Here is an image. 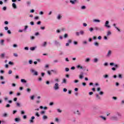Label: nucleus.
<instances>
[{"label":"nucleus","mask_w":124,"mask_h":124,"mask_svg":"<svg viewBox=\"0 0 124 124\" xmlns=\"http://www.w3.org/2000/svg\"><path fill=\"white\" fill-rule=\"evenodd\" d=\"M54 89L55 90V91H57V90H59V89H60V87H59V83H56L55 84Z\"/></svg>","instance_id":"nucleus-1"},{"label":"nucleus","mask_w":124,"mask_h":124,"mask_svg":"<svg viewBox=\"0 0 124 124\" xmlns=\"http://www.w3.org/2000/svg\"><path fill=\"white\" fill-rule=\"evenodd\" d=\"M31 72L32 73H34L33 75H35V76H37V75H38V72L35 71L34 69H31Z\"/></svg>","instance_id":"nucleus-2"},{"label":"nucleus","mask_w":124,"mask_h":124,"mask_svg":"<svg viewBox=\"0 0 124 124\" xmlns=\"http://www.w3.org/2000/svg\"><path fill=\"white\" fill-rule=\"evenodd\" d=\"M110 119L112 120V121H118V117L116 116H113L110 118Z\"/></svg>","instance_id":"nucleus-3"},{"label":"nucleus","mask_w":124,"mask_h":124,"mask_svg":"<svg viewBox=\"0 0 124 124\" xmlns=\"http://www.w3.org/2000/svg\"><path fill=\"white\" fill-rule=\"evenodd\" d=\"M95 31H103V28H99L97 27H95L94 28Z\"/></svg>","instance_id":"nucleus-4"},{"label":"nucleus","mask_w":124,"mask_h":124,"mask_svg":"<svg viewBox=\"0 0 124 124\" xmlns=\"http://www.w3.org/2000/svg\"><path fill=\"white\" fill-rule=\"evenodd\" d=\"M108 24H109V21H106L105 25V27H106V28H110V26L108 25Z\"/></svg>","instance_id":"nucleus-5"},{"label":"nucleus","mask_w":124,"mask_h":124,"mask_svg":"<svg viewBox=\"0 0 124 124\" xmlns=\"http://www.w3.org/2000/svg\"><path fill=\"white\" fill-rule=\"evenodd\" d=\"M95 95H96V99L98 100H100V99H101V97H100V96H99L98 94L96 93Z\"/></svg>","instance_id":"nucleus-6"},{"label":"nucleus","mask_w":124,"mask_h":124,"mask_svg":"<svg viewBox=\"0 0 124 124\" xmlns=\"http://www.w3.org/2000/svg\"><path fill=\"white\" fill-rule=\"evenodd\" d=\"M111 54H112V51L111 50H108V54L107 55V57H110Z\"/></svg>","instance_id":"nucleus-7"},{"label":"nucleus","mask_w":124,"mask_h":124,"mask_svg":"<svg viewBox=\"0 0 124 124\" xmlns=\"http://www.w3.org/2000/svg\"><path fill=\"white\" fill-rule=\"evenodd\" d=\"M77 0H70V2H71V3H72V4H75V2H76Z\"/></svg>","instance_id":"nucleus-8"},{"label":"nucleus","mask_w":124,"mask_h":124,"mask_svg":"<svg viewBox=\"0 0 124 124\" xmlns=\"http://www.w3.org/2000/svg\"><path fill=\"white\" fill-rule=\"evenodd\" d=\"M12 6L14 8H15V9H16V8H17V6H16V4L15 3H13L12 4Z\"/></svg>","instance_id":"nucleus-9"},{"label":"nucleus","mask_w":124,"mask_h":124,"mask_svg":"<svg viewBox=\"0 0 124 124\" xmlns=\"http://www.w3.org/2000/svg\"><path fill=\"white\" fill-rule=\"evenodd\" d=\"M83 74H84L83 73H81L80 75L79 76V79H83Z\"/></svg>","instance_id":"nucleus-10"},{"label":"nucleus","mask_w":124,"mask_h":124,"mask_svg":"<svg viewBox=\"0 0 124 124\" xmlns=\"http://www.w3.org/2000/svg\"><path fill=\"white\" fill-rule=\"evenodd\" d=\"M48 119V116L46 115H44L43 116V120H47Z\"/></svg>","instance_id":"nucleus-11"},{"label":"nucleus","mask_w":124,"mask_h":124,"mask_svg":"<svg viewBox=\"0 0 124 124\" xmlns=\"http://www.w3.org/2000/svg\"><path fill=\"white\" fill-rule=\"evenodd\" d=\"M21 83H27V80H26L25 79H21Z\"/></svg>","instance_id":"nucleus-12"},{"label":"nucleus","mask_w":124,"mask_h":124,"mask_svg":"<svg viewBox=\"0 0 124 124\" xmlns=\"http://www.w3.org/2000/svg\"><path fill=\"white\" fill-rule=\"evenodd\" d=\"M79 33L81 35H83L85 33V32L83 31H80Z\"/></svg>","instance_id":"nucleus-13"},{"label":"nucleus","mask_w":124,"mask_h":124,"mask_svg":"<svg viewBox=\"0 0 124 124\" xmlns=\"http://www.w3.org/2000/svg\"><path fill=\"white\" fill-rule=\"evenodd\" d=\"M62 83L64 84H66V79L63 78Z\"/></svg>","instance_id":"nucleus-14"},{"label":"nucleus","mask_w":124,"mask_h":124,"mask_svg":"<svg viewBox=\"0 0 124 124\" xmlns=\"http://www.w3.org/2000/svg\"><path fill=\"white\" fill-rule=\"evenodd\" d=\"M30 50L31 51H34V50H35V47H30Z\"/></svg>","instance_id":"nucleus-15"},{"label":"nucleus","mask_w":124,"mask_h":124,"mask_svg":"<svg viewBox=\"0 0 124 124\" xmlns=\"http://www.w3.org/2000/svg\"><path fill=\"white\" fill-rule=\"evenodd\" d=\"M99 94H100V95H103V94H104V93L102 91H101L99 92Z\"/></svg>","instance_id":"nucleus-16"},{"label":"nucleus","mask_w":124,"mask_h":124,"mask_svg":"<svg viewBox=\"0 0 124 124\" xmlns=\"http://www.w3.org/2000/svg\"><path fill=\"white\" fill-rule=\"evenodd\" d=\"M93 22H96L97 23H99L100 22V20H99L98 19H94Z\"/></svg>","instance_id":"nucleus-17"},{"label":"nucleus","mask_w":124,"mask_h":124,"mask_svg":"<svg viewBox=\"0 0 124 124\" xmlns=\"http://www.w3.org/2000/svg\"><path fill=\"white\" fill-rule=\"evenodd\" d=\"M77 68H80V69H83V67L78 65L77 66Z\"/></svg>","instance_id":"nucleus-18"},{"label":"nucleus","mask_w":124,"mask_h":124,"mask_svg":"<svg viewBox=\"0 0 124 124\" xmlns=\"http://www.w3.org/2000/svg\"><path fill=\"white\" fill-rule=\"evenodd\" d=\"M15 122H19L20 121V119L16 118L15 119Z\"/></svg>","instance_id":"nucleus-19"},{"label":"nucleus","mask_w":124,"mask_h":124,"mask_svg":"<svg viewBox=\"0 0 124 124\" xmlns=\"http://www.w3.org/2000/svg\"><path fill=\"white\" fill-rule=\"evenodd\" d=\"M100 117L103 119V120H104V121H106V118L105 117L100 116Z\"/></svg>","instance_id":"nucleus-20"},{"label":"nucleus","mask_w":124,"mask_h":124,"mask_svg":"<svg viewBox=\"0 0 124 124\" xmlns=\"http://www.w3.org/2000/svg\"><path fill=\"white\" fill-rule=\"evenodd\" d=\"M3 117H4L5 118H6L7 117V113H5L3 114Z\"/></svg>","instance_id":"nucleus-21"},{"label":"nucleus","mask_w":124,"mask_h":124,"mask_svg":"<svg viewBox=\"0 0 124 124\" xmlns=\"http://www.w3.org/2000/svg\"><path fill=\"white\" fill-rule=\"evenodd\" d=\"M98 62V59H97V58H95L94 59V62Z\"/></svg>","instance_id":"nucleus-22"},{"label":"nucleus","mask_w":124,"mask_h":124,"mask_svg":"<svg viewBox=\"0 0 124 124\" xmlns=\"http://www.w3.org/2000/svg\"><path fill=\"white\" fill-rule=\"evenodd\" d=\"M31 89L30 88H28L27 89V91L28 92V93H31Z\"/></svg>","instance_id":"nucleus-23"},{"label":"nucleus","mask_w":124,"mask_h":124,"mask_svg":"<svg viewBox=\"0 0 124 124\" xmlns=\"http://www.w3.org/2000/svg\"><path fill=\"white\" fill-rule=\"evenodd\" d=\"M76 114H77V115H81V113L79 112V110H77L76 112Z\"/></svg>","instance_id":"nucleus-24"},{"label":"nucleus","mask_w":124,"mask_h":124,"mask_svg":"<svg viewBox=\"0 0 124 124\" xmlns=\"http://www.w3.org/2000/svg\"><path fill=\"white\" fill-rule=\"evenodd\" d=\"M94 44L95 46H98L99 45V44H98V43H97V42H95L94 43Z\"/></svg>","instance_id":"nucleus-25"},{"label":"nucleus","mask_w":124,"mask_h":124,"mask_svg":"<svg viewBox=\"0 0 124 124\" xmlns=\"http://www.w3.org/2000/svg\"><path fill=\"white\" fill-rule=\"evenodd\" d=\"M9 64H11V65H13V64H14V63L13 62H12L11 61H10L9 62Z\"/></svg>","instance_id":"nucleus-26"},{"label":"nucleus","mask_w":124,"mask_h":124,"mask_svg":"<svg viewBox=\"0 0 124 124\" xmlns=\"http://www.w3.org/2000/svg\"><path fill=\"white\" fill-rule=\"evenodd\" d=\"M31 1H28L27 2V4L28 5H31Z\"/></svg>","instance_id":"nucleus-27"},{"label":"nucleus","mask_w":124,"mask_h":124,"mask_svg":"<svg viewBox=\"0 0 124 124\" xmlns=\"http://www.w3.org/2000/svg\"><path fill=\"white\" fill-rule=\"evenodd\" d=\"M118 77L119 78H120V79H122V78H123V76H122V75L121 74H119L118 75Z\"/></svg>","instance_id":"nucleus-28"},{"label":"nucleus","mask_w":124,"mask_h":124,"mask_svg":"<svg viewBox=\"0 0 124 124\" xmlns=\"http://www.w3.org/2000/svg\"><path fill=\"white\" fill-rule=\"evenodd\" d=\"M76 34L77 36H79V35H80V33L79 32H76Z\"/></svg>","instance_id":"nucleus-29"},{"label":"nucleus","mask_w":124,"mask_h":124,"mask_svg":"<svg viewBox=\"0 0 124 124\" xmlns=\"http://www.w3.org/2000/svg\"><path fill=\"white\" fill-rule=\"evenodd\" d=\"M5 54L4 53H2L1 54L0 57L1 58H4Z\"/></svg>","instance_id":"nucleus-30"},{"label":"nucleus","mask_w":124,"mask_h":124,"mask_svg":"<svg viewBox=\"0 0 124 124\" xmlns=\"http://www.w3.org/2000/svg\"><path fill=\"white\" fill-rule=\"evenodd\" d=\"M35 116H37V117H39L40 115H39V113L38 112H36L35 114Z\"/></svg>","instance_id":"nucleus-31"},{"label":"nucleus","mask_w":124,"mask_h":124,"mask_svg":"<svg viewBox=\"0 0 124 124\" xmlns=\"http://www.w3.org/2000/svg\"><path fill=\"white\" fill-rule=\"evenodd\" d=\"M89 31H91V32L93 31V28H90L89 29Z\"/></svg>","instance_id":"nucleus-32"},{"label":"nucleus","mask_w":124,"mask_h":124,"mask_svg":"<svg viewBox=\"0 0 124 124\" xmlns=\"http://www.w3.org/2000/svg\"><path fill=\"white\" fill-rule=\"evenodd\" d=\"M12 74V70H10L8 72V74Z\"/></svg>","instance_id":"nucleus-33"},{"label":"nucleus","mask_w":124,"mask_h":124,"mask_svg":"<svg viewBox=\"0 0 124 124\" xmlns=\"http://www.w3.org/2000/svg\"><path fill=\"white\" fill-rule=\"evenodd\" d=\"M85 62H90V59L89 58L86 59Z\"/></svg>","instance_id":"nucleus-34"},{"label":"nucleus","mask_w":124,"mask_h":124,"mask_svg":"<svg viewBox=\"0 0 124 124\" xmlns=\"http://www.w3.org/2000/svg\"><path fill=\"white\" fill-rule=\"evenodd\" d=\"M6 108H9V107H10V105L9 104H7V105H6Z\"/></svg>","instance_id":"nucleus-35"},{"label":"nucleus","mask_w":124,"mask_h":124,"mask_svg":"<svg viewBox=\"0 0 124 124\" xmlns=\"http://www.w3.org/2000/svg\"><path fill=\"white\" fill-rule=\"evenodd\" d=\"M30 24L31 25V26H33V25H34V22H33V21H31Z\"/></svg>","instance_id":"nucleus-36"},{"label":"nucleus","mask_w":124,"mask_h":124,"mask_svg":"<svg viewBox=\"0 0 124 124\" xmlns=\"http://www.w3.org/2000/svg\"><path fill=\"white\" fill-rule=\"evenodd\" d=\"M57 111L59 113H62V110L60 109V108L57 109Z\"/></svg>","instance_id":"nucleus-37"},{"label":"nucleus","mask_w":124,"mask_h":124,"mask_svg":"<svg viewBox=\"0 0 124 124\" xmlns=\"http://www.w3.org/2000/svg\"><path fill=\"white\" fill-rule=\"evenodd\" d=\"M117 114L118 115V116H119V117H122V114H121V113L117 112Z\"/></svg>","instance_id":"nucleus-38"},{"label":"nucleus","mask_w":124,"mask_h":124,"mask_svg":"<svg viewBox=\"0 0 124 124\" xmlns=\"http://www.w3.org/2000/svg\"><path fill=\"white\" fill-rule=\"evenodd\" d=\"M110 65L112 66V65H115V63L114 62H110L109 63Z\"/></svg>","instance_id":"nucleus-39"},{"label":"nucleus","mask_w":124,"mask_h":124,"mask_svg":"<svg viewBox=\"0 0 124 124\" xmlns=\"http://www.w3.org/2000/svg\"><path fill=\"white\" fill-rule=\"evenodd\" d=\"M21 115H24V114H25V111L24 110H22L21 111Z\"/></svg>","instance_id":"nucleus-40"},{"label":"nucleus","mask_w":124,"mask_h":124,"mask_svg":"<svg viewBox=\"0 0 124 124\" xmlns=\"http://www.w3.org/2000/svg\"><path fill=\"white\" fill-rule=\"evenodd\" d=\"M16 106H17L18 107H20V103H16Z\"/></svg>","instance_id":"nucleus-41"},{"label":"nucleus","mask_w":124,"mask_h":124,"mask_svg":"<svg viewBox=\"0 0 124 124\" xmlns=\"http://www.w3.org/2000/svg\"><path fill=\"white\" fill-rule=\"evenodd\" d=\"M61 18H62V16H61V15H59L57 18L58 19V20H60V19H61Z\"/></svg>","instance_id":"nucleus-42"},{"label":"nucleus","mask_w":124,"mask_h":124,"mask_svg":"<svg viewBox=\"0 0 124 124\" xmlns=\"http://www.w3.org/2000/svg\"><path fill=\"white\" fill-rule=\"evenodd\" d=\"M67 36H68V35H67V34H65L64 35V38H66V37H67Z\"/></svg>","instance_id":"nucleus-43"},{"label":"nucleus","mask_w":124,"mask_h":124,"mask_svg":"<svg viewBox=\"0 0 124 124\" xmlns=\"http://www.w3.org/2000/svg\"><path fill=\"white\" fill-rule=\"evenodd\" d=\"M31 99L32 100H33V99H34V95H32L31 96Z\"/></svg>","instance_id":"nucleus-44"},{"label":"nucleus","mask_w":124,"mask_h":124,"mask_svg":"<svg viewBox=\"0 0 124 124\" xmlns=\"http://www.w3.org/2000/svg\"><path fill=\"white\" fill-rule=\"evenodd\" d=\"M92 94H93V92H91L89 93V95H92Z\"/></svg>","instance_id":"nucleus-45"},{"label":"nucleus","mask_w":124,"mask_h":124,"mask_svg":"<svg viewBox=\"0 0 124 124\" xmlns=\"http://www.w3.org/2000/svg\"><path fill=\"white\" fill-rule=\"evenodd\" d=\"M111 34V32L110 31H108L107 33V35H110Z\"/></svg>","instance_id":"nucleus-46"},{"label":"nucleus","mask_w":124,"mask_h":124,"mask_svg":"<svg viewBox=\"0 0 124 124\" xmlns=\"http://www.w3.org/2000/svg\"><path fill=\"white\" fill-rule=\"evenodd\" d=\"M81 9H86V6H83L81 7Z\"/></svg>","instance_id":"nucleus-47"},{"label":"nucleus","mask_w":124,"mask_h":124,"mask_svg":"<svg viewBox=\"0 0 124 124\" xmlns=\"http://www.w3.org/2000/svg\"><path fill=\"white\" fill-rule=\"evenodd\" d=\"M79 82V80H75V81H74V83H78Z\"/></svg>","instance_id":"nucleus-48"},{"label":"nucleus","mask_w":124,"mask_h":124,"mask_svg":"<svg viewBox=\"0 0 124 124\" xmlns=\"http://www.w3.org/2000/svg\"><path fill=\"white\" fill-rule=\"evenodd\" d=\"M17 46H17V45H16V44H14V45H13V47H14V48H16V47H17Z\"/></svg>","instance_id":"nucleus-49"},{"label":"nucleus","mask_w":124,"mask_h":124,"mask_svg":"<svg viewBox=\"0 0 124 124\" xmlns=\"http://www.w3.org/2000/svg\"><path fill=\"white\" fill-rule=\"evenodd\" d=\"M7 32H8V33H9V34H11V31H10V30H8Z\"/></svg>","instance_id":"nucleus-50"},{"label":"nucleus","mask_w":124,"mask_h":124,"mask_svg":"<svg viewBox=\"0 0 124 124\" xmlns=\"http://www.w3.org/2000/svg\"><path fill=\"white\" fill-rule=\"evenodd\" d=\"M74 44H75V45H77V44H78V42H77L76 41H74Z\"/></svg>","instance_id":"nucleus-51"},{"label":"nucleus","mask_w":124,"mask_h":124,"mask_svg":"<svg viewBox=\"0 0 124 124\" xmlns=\"http://www.w3.org/2000/svg\"><path fill=\"white\" fill-rule=\"evenodd\" d=\"M49 105H50V106H52V105H54V103H53V102H50V103H49Z\"/></svg>","instance_id":"nucleus-52"},{"label":"nucleus","mask_w":124,"mask_h":124,"mask_svg":"<svg viewBox=\"0 0 124 124\" xmlns=\"http://www.w3.org/2000/svg\"><path fill=\"white\" fill-rule=\"evenodd\" d=\"M30 12H31V13H33V12H34V10H33V9L31 10L30 11Z\"/></svg>","instance_id":"nucleus-53"},{"label":"nucleus","mask_w":124,"mask_h":124,"mask_svg":"<svg viewBox=\"0 0 124 124\" xmlns=\"http://www.w3.org/2000/svg\"><path fill=\"white\" fill-rule=\"evenodd\" d=\"M63 92H67V89H66V88H64V89H63Z\"/></svg>","instance_id":"nucleus-54"},{"label":"nucleus","mask_w":124,"mask_h":124,"mask_svg":"<svg viewBox=\"0 0 124 124\" xmlns=\"http://www.w3.org/2000/svg\"><path fill=\"white\" fill-rule=\"evenodd\" d=\"M3 42H4V40H1V43L2 45H3Z\"/></svg>","instance_id":"nucleus-55"},{"label":"nucleus","mask_w":124,"mask_h":124,"mask_svg":"<svg viewBox=\"0 0 124 124\" xmlns=\"http://www.w3.org/2000/svg\"><path fill=\"white\" fill-rule=\"evenodd\" d=\"M14 56H15V57H18V54H17V53H14Z\"/></svg>","instance_id":"nucleus-56"},{"label":"nucleus","mask_w":124,"mask_h":124,"mask_svg":"<svg viewBox=\"0 0 124 124\" xmlns=\"http://www.w3.org/2000/svg\"><path fill=\"white\" fill-rule=\"evenodd\" d=\"M29 63H30V64H31L32 63V61L30 60V61H29Z\"/></svg>","instance_id":"nucleus-57"},{"label":"nucleus","mask_w":124,"mask_h":124,"mask_svg":"<svg viewBox=\"0 0 124 124\" xmlns=\"http://www.w3.org/2000/svg\"><path fill=\"white\" fill-rule=\"evenodd\" d=\"M4 24H5V25H8V21H5L4 22Z\"/></svg>","instance_id":"nucleus-58"},{"label":"nucleus","mask_w":124,"mask_h":124,"mask_svg":"<svg viewBox=\"0 0 124 124\" xmlns=\"http://www.w3.org/2000/svg\"><path fill=\"white\" fill-rule=\"evenodd\" d=\"M65 71H69V68H65Z\"/></svg>","instance_id":"nucleus-59"},{"label":"nucleus","mask_w":124,"mask_h":124,"mask_svg":"<svg viewBox=\"0 0 124 124\" xmlns=\"http://www.w3.org/2000/svg\"><path fill=\"white\" fill-rule=\"evenodd\" d=\"M23 119H24V120H26V119H27V115H24Z\"/></svg>","instance_id":"nucleus-60"},{"label":"nucleus","mask_w":124,"mask_h":124,"mask_svg":"<svg viewBox=\"0 0 124 124\" xmlns=\"http://www.w3.org/2000/svg\"><path fill=\"white\" fill-rule=\"evenodd\" d=\"M4 29H5V31H8V27H5L4 28Z\"/></svg>","instance_id":"nucleus-61"},{"label":"nucleus","mask_w":124,"mask_h":124,"mask_svg":"<svg viewBox=\"0 0 124 124\" xmlns=\"http://www.w3.org/2000/svg\"><path fill=\"white\" fill-rule=\"evenodd\" d=\"M83 27H87V23H83Z\"/></svg>","instance_id":"nucleus-62"},{"label":"nucleus","mask_w":124,"mask_h":124,"mask_svg":"<svg viewBox=\"0 0 124 124\" xmlns=\"http://www.w3.org/2000/svg\"><path fill=\"white\" fill-rule=\"evenodd\" d=\"M68 43H71L72 42V41L71 40H68Z\"/></svg>","instance_id":"nucleus-63"},{"label":"nucleus","mask_w":124,"mask_h":124,"mask_svg":"<svg viewBox=\"0 0 124 124\" xmlns=\"http://www.w3.org/2000/svg\"><path fill=\"white\" fill-rule=\"evenodd\" d=\"M55 122H59V119L57 118H55Z\"/></svg>","instance_id":"nucleus-64"}]
</instances>
